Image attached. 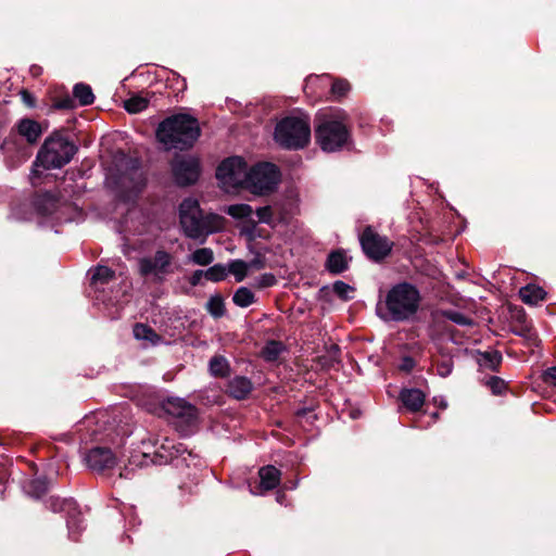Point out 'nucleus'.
Segmentation results:
<instances>
[{"instance_id":"obj_1","label":"nucleus","mask_w":556,"mask_h":556,"mask_svg":"<svg viewBox=\"0 0 556 556\" xmlns=\"http://www.w3.org/2000/svg\"><path fill=\"white\" fill-rule=\"evenodd\" d=\"M420 300V293L415 286L401 282L388 291L384 301L377 305V312L384 320L404 321L418 312Z\"/></svg>"},{"instance_id":"obj_2","label":"nucleus","mask_w":556,"mask_h":556,"mask_svg":"<svg viewBox=\"0 0 556 556\" xmlns=\"http://www.w3.org/2000/svg\"><path fill=\"white\" fill-rule=\"evenodd\" d=\"M198 119L179 113L165 118L157 127L156 137L165 150L191 148L200 137Z\"/></svg>"},{"instance_id":"obj_3","label":"nucleus","mask_w":556,"mask_h":556,"mask_svg":"<svg viewBox=\"0 0 556 556\" xmlns=\"http://www.w3.org/2000/svg\"><path fill=\"white\" fill-rule=\"evenodd\" d=\"M180 224L191 239L206 238L224 228V218L217 214H203L198 200L185 199L179 206Z\"/></svg>"},{"instance_id":"obj_4","label":"nucleus","mask_w":556,"mask_h":556,"mask_svg":"<svg viewBox=\"0 0 556 556\" xmlns=\"http://www.w3.org/2000/svg\"><path fill=\"white\" fill-rule=\"evenodd\" d=\"M316 122V142L325 152L339 151L350 142V130L343 116L320 114Z\"/></svg>"},{"instance_id":"obj_5","label":"nucleus","mask_w":556,"mask_h":556,"mask_svg":"<svg viewBox=\"0 0 556 556\" xmlns=\"http://www.w3.org/2000/svg\"><path fill=\"white\" fill-rule=\"evenodd\" d=\"M76 152L74 142L61 132H54L45 140L37 154L36 164L46 169L61 168L71 162Z\"/></svg>"},{"instance_id":"obj_6","label":"nucleus","mask_w":556,"mask_h":556,"mask_svg":"<svg viewBox=\"0 0 556 556\" xmlns=\"http://www.w3.org/2000/svg\"><path fill=\"white\" fill-rule=\"evenodd\" d=\"M275 141L282 148L298 150L311 140V126L307 116H287L275 128Z\"/></svg>"},{"instance_id":"obj_7","label":"nucleus","mask_w":556,"mask_h":556,"mask_svg":"<svg viewBox=\"0 0 556 556\" xmlns=\"http://www.w3.org/2000/svg\"><path fill=\"white\" fill-rule=\"evenodd\" d=\"M179 266L175 257L165 250H157L153 255L143 256L138 261V273L140 276L151 278L152 281L161 283L168 276L174 275Z\"/></svg>"},{"instance_id":"obj_8","label":"nucleus","mask_w":556,"mask_h":556,"mask_svg":"<svg viewBox=\"0 0 556 556\" xmlns=\"http://www.w3.org/2000/svg\"><path fill=\"white\" fill-rule=\"evenodd\" d=\"M280 179L278 167L271 163H260L248 172L245 189L255 195L275 190Z\"/></svg>"},{"instance_id":"obj_9","label":"nucleus","mask_w":556,"mask_h":556,"mask_svg":"<svg viewBox=\"0 0 556 556\" xmlns=\"http://www.w3.org/2000/svg\"><path fill=\"white\" fill-rule=\"evenodd\" d=\"M247 163L240 156H232L218 166L216 177L226 192L245 188L248 177Z\"/></svg>"},{"instance_id":"obj_10","label":"nucleus","mask_w":556,"mask_h":556,"mask_svg":"<svg viewBox=\"0 0 556 556\" xmlns=\"http://www.w3.org/2000/svg\"><path fill=\"white\" fill-rule=\"evenodd\" d=\"M159 443V435L148 433L144 438L141 439V452L134 453L128 459V464L121 471V477L130 478L135 468H142L148 466L149 464L155 463L151 447H155Z\"/></svg>"},{"instance_id":"obj_11","label":"nucleus","mask_w":556,"mask_h":556,"mask_svg":"<svg viewBox=\"0 0 556 556\" xmlns=\"http://www.w3.org/2000/svg\"><path fill=\"white\" fill-rule=\"evenodd\" d=\"M175 180L180 186L194 184L200 176V163L194 156H178L172 164Z\"/></svg>"},{"instance_id":"obj_12","label":"nucleus","mask_w":556,"mask_h":556,"mask_svg":"<svg viewBox=\"0 0 556 556\" xmlns=\"http://www.w3.org/2000/svg\"><path fill=\"white\" fill-rule=\"evenodd\" d=\"M361 244L366 255L376 261L386 257L392 248L388 238L378 235L370 227L361 236Z\"/></svg>"},{"instance_id":"obj_13","label":"nucleus","mask_w":556,"mask_h":556,"mask_svg":"<svg viewBox=\"0 0 556 556\" xmlns=\"http://www.w3.org/2000/svg\"><path fill=\"white\" fill-rule=\"evenodd\" d=\"M163 409L168 415L180 418L187 424L197 419V408L182 399H168L163 403Z\"/></svg>"},{"instance_id":"obj_14","label":"nucleus","mask_w":556,"mask_h":556,"mask_svg":"<svg viewBox=\"0 0 556 556\" xmlns=\"http://www.w3.org/2000/svg\"><path fill=\"white\" fill-rule=\"evenodd\" d=\"M87 465L98 471L111 469L116 465V457L110 448L94 447L86 456Z\"/></svg>"},{"instance_id":"obj_15","label":"nucleus","mask_w":556,"mask_h":556,"mask_svg":"<svg viewBox=\"0 0 556 556\" xmlns=\"http://www.w3.org/2000/svg\"><path fill=\"white\" fill-rule=\"evenodd\" d=\"M159 435V443L155 447H151L152 455L154 459H160V462H168L174 457L181 455L186 448L182 444H175L174 441L167 437Z\"/></svg>"},{"instance_id":"obj_16","label":"nucleus","mask_w":556,"mask_h":556,"mask_svg":"<svg viewBox=\"0 0 556 556\" xmlns=\"http://www.w3.org/2000/svg\"><path fill=\"white\" fill-rule=\"evenodd\" d=\"M16 129L18 135L25 138L28 143H36L42 134L40 124L30 118L21 119Z\"/></svg>"},{"instance_id":"obj_17","label":"nucleus","mask_w":556,"mask_h":556,"mask_svg":"<svg viewBox=\"0 0 556 556\" xmlns=\"http://www.w3.org/2000/svg\"><path fill=\"white\" fill-rule=\"evenodd\" d=\"M132 333L136 340L142 342V346H155L163 340L151 327L144 324H136L132 328Z\"/></svg>"},{"instance_id":"obj_18","label":"nucleus","mask_w":556,"mask_h":556,"mask_svg":"<svg viewBox=\"0 0 556 556\" xmlns=\"http://www.w3.org/2000/svg\"><path fill=\"white\" fill-rule=\"evenodd\" d=\"M403 405L410 412H418L425 404V394L418 389H404L400 393Z\"/></svg>"},{"instance_id":"obj_19","label":"nucleus","mask_w":556,"mask_h":556,"mask_svg":"<svg viewBox=\"0 0 556 556\" xmlns=\"http://www.w3.org/2000/svg\"><path fill=\"white\" fill-rule=\"evenodd\" d=\"M260 486L264 491H270L280 483L281 472L275 466H264L258 470Z\"/></svg>"},{"instance_id":"obj_20","label":"nucleus","mask_w":556,"mask_h":556,"mask_svg":"<svg viewBox=\"0 0 556 556\" xmlns=\"http://www.w3.org/2000/svg\"><path fill=\"white\" fill-rule=\"evenodd\" d=\"M62 509L67 511V527L72 535L76 532L78 533L81 530L83 520L80 518V513L77 510L75 503L73 501H63Z\"/></svg>"},{"instance_id":"obj_21","label":"nucleus","mask_w":556,"mask_h":556,"mask_svg":"<svg viewBox=\"0 0 556 556\" xmlns=\"http://www.w3.org/2000/svg\"><path fill=\"white\" fill-rule=\"evenodd\" d=\"M519 295L526 304L536 305L545 299L546 292L543 288L530 283L519 290Z\"/></svg>"},{"instance_id":"obj_22","label":"nucleus","mask_w":556,"mask_h":556,"mask_svg":"<svg viewBox=\"0 0 556 556\" xmlns=\"http://www.w3.org/2000/svg\"><path fill=\"white\" fill-rule=\"evenodd\" d=\"M228 390L231 396L241 400L252 391V383L245 377H235L229 382Z\"/></svg>"},{"instance_id":"obj_23","label":"nucleus","mask_w":556,"mask_h":556,"mask_svg":"<svg viewBox=\"0 0 556 556\" xmlns=\"http://www.w3.org/2000/svg\"><path fill=\"white\" fill-rule=\"evenodd\" d=\"M349 266V261L345 254L338 250L333 251L328 255L326 262V268L332 274H341L346 270Z\"/></svg>"},{"instance_id":"obj_24","label":"nucleus","mask_w":556,"mask_h":556,"mask_svg":"<svg viewBox=\"0 0 556 556\" xmlns=\"http://www.w3.org/2000/svg\"><path fill=\"white\" fill-rule=\"evenodd\" d=\"M477 361L482 368L497 370L502 363V355L497 351H486L479 353Z\"/></svg>"},{"instance_id":"obj_25","label":"nucleus","mask_w":556,"mask_h":556,"mask_svg":"<svg viewBox=\"0 0 556 556\" xmlns=\"http://www.w3.org/2000/svg\"><path fill=\"white\" fill-rule=\"evenodd\" d=\"M115 277V273L106 267V266H98L94 268L92 276H91V282L94 286H103L110 281H112Z\"/></svg>"},{"instance_id":"obj_26","label":"nucleus","mask_w":556,"mask_h":556,"mask_svg":"<svg viewBox=\"0 0 556 556\" xmlns=\"http://www.w3.org/2000/svg\"><path fill=\"white\" fill-rule=\"evenodd\" d=\"M232 301L239 307H248L255 302V295L249 288L240 287L235 292Z\"/></svg>"},{"instance_id":"obj_27","label":"nucleus","mask_w":556,"mask_h":556,"mask_svg":"<svg viewBox=\"0 0 556 556\" xmlns=\"http://www.w3.org/2000/svg\"><path fill=\"white\" fill-rule=\"evenodd\" d=\"M250 265L242 260H235L228 264L227 273L235 276L237 282H241L248 275Z\"/></svg>"},{"instance_id":"obj_28","label":"nucleus","mask_w":556,"mask_h":556,"mask_svg":"<svg viewBox=\"0 0 556 556\" xmlns=\"http://www.w3.org/2000/svg\"><path fill=\"white\" fill-rule=\"evenodd\" d=\"M74 97L79 101L81 105H89L93 103L94 96L90 86L85 84H77L74 87Z\"/></svg>"},{"instance_id":"obj_29","label":"nucleus","mask_w":556,"mask_h":556,"mask_svg":"<svg viewBox=\"0 0 556 556\" xmlns=\"http://www.w3.org/2000/svg\"><path fill=\"white\" fill-rule=\"evenodd\" d=\"M225 212L236 219L251 218L253 208L249 204H232L226 207Z\"/></svg>"},{"instance_id":"obj_30","label":"nucleus","mask_w":556,"mask_h":556,"mask_svg":"<svg viewBox=\"0 0 556 556\" xmlns=\"http://www.w3.org/2000/svg\"><path fill=\"white\" fill-rule=\"evenodd\" d=\"M214 260V253L210 248H202L195 250L190 255V261L200 266H206Z\"/></svg>"},{"instance_id":"obj_31","label":"nucleus","mask_w":556,"mask_h":556,"mask_svg":"<svg viewBox=\"0 0 556 556\" xmlns=\"http://www.w3.org/2000/svg\"><path fill=\"white\" fill-rule=\"evenodd\" d=\"M148 103L149 101L147 98L141 96H134L125 101L124 108L127 112L136 114L147 109Z\"/></svg>"},{"instance_id":"obj_32","label":"nucleus","mask_w":556,"mask_h":556,"mask_svg":"<svg viewBox=\"0 0 556 556\" xmlns=\"http://www.w3.org/2000/svg\"><path fill=\"white\" fill-rule=\"evenodd\" d=\"M260 223L267 224L271 227L276 226V206L267 205L256 210Z\"/></svg>"},{"instance_id":"obj_33","label":"nucleus","mask_w":556,"mask_h":556,"mask_svg":"<svg viewBox=\"0 0 556 556\" xmlns=\"http://www.w3.org/2000/svg\"><path fill=\"white\" fill-rule=\"evenodd\" d=\"M206 308L210 314L216 318L222 317L225 314L224 300L220 295H213L210 298Z\"/></svg>"},{"instance_id":"obj_34","label":"nucleus","mask_w":556,"mask_h":556,"mask_svg":"<svg viewBox=\"0 0 556 556\" xmlns=\"http://www.w3.org/2000/svg\"><path fill=\"white\" fill-rule=\"evenodd\" d=\"M282 351V344L277 341L268 342L262 351V355L266 361H276Z\"/></svg>"},{"instance_id":"obj_35","label":"nucleus","mask_w":556,"mask_h":556,"mask_svg":"<svg viewBox=\"0 0 556 556\" xmlns=\"http://www.w3.org/2000/svg\"><path fill=\"white\" fill-rule=\"evenodd\" d=\"M227 268L222 264H216L205 270V278L210 281H222L227 276Z\"/></svg>"},{"instance_id":"obj_36","label":"nucleus","mask_w":556,"mask_h":556,"mask_svg":"<svg viewBox=\"0 0 556 556\" xmlns=\"http://www.w3.org/2000/svg\"><path fill=\"white\" fill-rule=\"evenodd\" d=\"M228 364L224 357L215 356L210 361V370L214 376L223 377L227 374Z\"/></svg>"},{"instance_id":"obj_37","label":"nucleus","mask_w":556,"mask_h":556,"mask_svg":"<svg viewBox=\"0 0 556 556\" xmlns=\"http://www.w3.org/2000/svg\"><path fill=\"white\" fill-rule=\"evenodd\" d=\"M127 180H130L134 182V186L131 187L132 191L138 192L141 190V188L143 186V178H142L141 172L138 168H134L131 170V173L129 174V176H124L122 178V185L126 187Z\"/></svg>"},{"instance_id":"obj_38","label":"nucleus","mask_w":556,"mask_h":556,"mask_svg":"<svg viewBox=\"0 0 556 556\" xmlns=\"http://www.w3.org/2000/svg\"><path fill=\"white\" fill-rule=\"evenodd\" d=\"M333 292L342 300L346 301L352 298V293L354 292V288L343 281H336L333 283Z\"/></svg>"},{"instance_id":"obj_39","label":"nucleus","mask_w":556,"mask_h":556,"mask_svg":"<svg viewBox=\"0 0 556 556\" xmlns=\"http://www.w3.org/2000/svg\"><path fill=\"white\" fill-rule=\"evenodd\" d=\"M453 370V361L450 357H443L437 364V371L441 377H447Z\"/></svg>"},{"instance_id":"obj_40","label":"nucleus","mask_w":556,"mask_h":556,"mask_svg":"<svg viewBox=\"0 0 556 556\" xmlns=\"http://www.w3.org/2000/svg\"><path fill=\"white\" fill-rule=\"evenodd\" d=\"M350 90V84L346 80L338 79L332 84L331 91L337 97H343Z\"/></svg>"},{"instance_id":"obj_41","label":"nucleus","mask_w":556,"mask_h":556,"mask_svg":"<svg viewBox=\"0 0 556 556\" xmlns=\"http://www.w3.org/2000/svg\"><path fill=\"white\" fill-rule=\"evenodd\" d=\"M486 386L494 394H501L506 388L505 381L498 377L489 378L486 380Z\"/></svg>"},{"instance_id":"obj_42","label":"nucleus","mask_w":556,"mask_h":556,"mask_svg":"<svg viewBox=\"0 0 556 556\" xmlns=\"http://www.w3.org/2000/svg\"><path fill=\"white\" fill-rule=\"evenodd\" d=\"M29 492L36 496V497H40L41 495H43L47 491V484L37 479V480H33L30 483H29Z\"/></svg>"},{"instance_id":"obj_43","label":"nucleus","mask_w":556,"mask_h":556,"mask_svg":"<svg viewBox=\"0 0 556 556\" xmlns=\"http://www.w3.org/2000/svg\"><path fill=\"white\" fill-rule=\"evenodd\" d=\"M276 206V225L287 223L288 222V212L283 205L274 204Z\"/></svg>"},{"instance_id":"obj_44","label":"nucleus","mask_w":556,"mask_h":556,"mask_svg":"<svg viewBox=\"0 0 556 556\" xmlns=\"http://www.w3.org/2000/svg\"><path fill=\"white\" fill-rule=\"evenodd\" d=\"M447 317L458 325H470L471 324V320L469 318H467L465 315L457 313V312L448 313Z\"/></svg>"},{"instance_id":"obj_45","label":"nucleus","mask_w":556,"mask_h":556,"mask_svg":"<svg viewBox=\"0 0 556 556\" xmlns=\"http://www.w3.org/2000/svg\"><path fill=\"white\" fill-rule=\"evenodd\" d=\"M543 379L546 383L556 386V367H551L544 371Z\"/></svg>"},{"instance_id":"obj_46","label":"nucleus","mask_w":556,"mask_h":556,"mask_svg":"<svg viewBox=\"0 0 556 556\" xmlns=\"http://www.w3.org/2000/svg\"><path fill=\"white\" fill-rule=\"evenodd\" d=\"M415 366V362L410 357L403 358L400 368L406 372L410 371Z\"/></svg>"},{"instance_id":"obj_47","label":"nucleus","mask_w":556,"mask_h":556,"mask_svg":"<svg viewBox=\"0 0 556 556\" xmlns=\"http://www.w3.org/2000/svg\"><path fill=\"white\" fill-rule=\"evenodd\" d=\"M203 276L205 277L204 270H195L190 278V283L192 286L199 285Z\"/></svg>"},{"instance_id":"obj_48","label":"nucleus","mask_w":556,"mask_h":556,"mask_svg":"<svg viewBox=\"0 0 556 556\" xmlns=\"http://www.w3.org/2000/svg\"><path fill=\"white\" fill-rule=\"evenodd\" d=\"M275 282V278L274 276H268V275H265L262 277V282H261V287H269L271 286L273 283Z\"/></svg>"},{"instance_id":"obj_49","label":"nucleus","mask_w":556,"mask_h":556,"mask_svg":"<svg viewBox=\"0 0 556 556\" xmlns=\"http://www.w3.org/2000/svg\"><path fill=\"white\" fill-rule=\"evenodd\" d=\"M22 98L27 105H29V106L34 105V99H33L31 94L29 92H27L26 90L22 91Z\"/></svg>"},{"instance_id":"obj_50","label":"nucleus","mask_w":556,"mask_h":556,"mask_svg":"<svg viewBox=\"0 0 556 556\" xmlns=\"http://www.w3.org/2000/svg\"><path fill=\"white\" fill-rule=\"evenodd\" d=\"M59 108L61 109H70L72 108V100L67 99L59 103Z\"/></svg>"},{"instance_id":"obj_51","label":"nucleus","mask_w":556,"mask_h":556,"mask_svg":"<svg viewBox=\"0 0 556 556\" xmlns=\"http://www.w3.org/2000/svg\"><path fill=\"white\" fill-rule=\"evenodd\" d=\"M283 498H285V494H282V493H278V494H277V501H278L279 503H282Z\"/></svg>"}]
</instances>
